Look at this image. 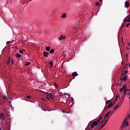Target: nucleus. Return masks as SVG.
Segmentation results:
<instances>
[{
    "label": "nucleus",
    "mask_w": 130,
    "mask_h": 130,
    "mask_svg": "<svg viewBox=\"0 0 130 130\" xmlns=\"http://www.w3.org/2000/svg\"><path fill=\"white\" fill-rule=\"evenodd\" d=\"M127 119H128L127 117H125L124 119V120L122 123V125L120 126L121 130H123L124 126H127V125H128V122H127Z\"/></svg>",
    "instance_id": "nucleus-1"
},
{
    "label": "nucleus",
    "mask_w": 130,
    "mask_h": 130,
    "mask_svg": "<svg viewBox=\"0 0 130 130\" xmlns=\"http://www.w3.org/2000/svg\"><path fill=\"white\" fill-rule=\"evenodd\" d=\"M123 90H126V92H127V91H129L130 90V89H128L126 88V85H125V84H124L122 88L120 89V93H122V91H123Z\"/></svg>",
    "instance_id": "nucleus-2"
},
{
    "label": "nucleus",
    "mask_w": 130,
    "mask_h": 130,
    "mask_svg": "<svg viewBox=\"0 0 130 130\" xmlns=\"http://www.w3.org/2000/svg\"><path fill=\"white\" fill-rule=\"evenodd\" d=\"M0 119H1L2 121H4V120L6 119V117L5 116V114H4V113H1L0 114Z\"/></svg>",
    "instance_id": "nucleus-3"
},
{
    "label": "nucleus",
    "mask_w": 130,
    "mask_h": 130,
    "mask_svg": "<svg viewBox=\"0 0 130 130\" xmlns=\"http://www.w3.org/2000/svg\"><path fill=\"white\" fill-rule=\"evenodd\" d=\"M120 80L121 81H123V82L124 81H126V80H127V76L125 75L124 76H123L121 75Z\"/></svg>",
    "instance_id": "nucleus-4"
},
{
    "label": "nucleus",
    "mask_w": 130,
    "mask_h": 130,
    "mask_svg": "<svg viewBox=\"0 0 130 130\" xmlns=\"http://www.w3.org/2000/svg\"><path fill=\"white\" fill-rule=\"evenodd\" d=\"M96 125H98V122L95 121L93 123H92L91 125V128H93L94 126H96Z\"/></svg>",
    "instance_id": "nucleus-5"
},
{
    "label": "nucleus",
    "mask_w": 130,
    "mask_h": 130,
    "mask_svg": "<svg viewBox=\"0 0 130 130\" xmlns=\"http://www.w3.org/2000/svg\"><path fill=\"white\" fill-rule=\"evenodd\" d=\"M48 54H49V53L44 51L43 52V55L45 56V57H48Z\"/></svg>",
    "instance_id": "nucleus-6"
},
{
    "label": "nucleus",
    "mask_w": 130,
    "mask_h": 130,
    "mask_svg": "<svg viewBox=\"0 0 130 130\" xmlns=\"http://www.w3.org/2000/svg\"><path fill=\"white\" fill-rule=\"evenodd\" d=\"M72 77H77L79 76V74L77 73V72H73L72 74Z\"/></svg>",
    "instance_id": "nucleus-7"
},
{
    "label": "nucleus",
    "mask_w": 130,
    "mask_h": 130,
    "mask_svg": "<svg viewBox=\"0 0 130 130\" xmlns=\"http://www.w3.org/2000/svg\"><path fill=\"white\" fill-rule=\"evenodd\" d=\"M125 7L126 8H128L129 7V3L127 1L125 2Z\"/></svg>",
    "instance_id": "nucleus-8"
},
{
    "label": "nucleus",
    "mask_w": 130,
    "mask_h": 130,
    "mask_svg": "<svg viewBox=\"0 0 130 130\" xmlns=\"http://www.w3.org/2000/svg\"><path fill=\"white\" fill-rule=\"evenodd\" d=\"M111 115H112V114L110 113L109 115V118H107V119L105 121V123H107V122H108V120L109 119V118H110V116H111Z\"/></svg>",
    "instance_id": "nucleus-9"
},
{
    "label": "nucleus",
    "mask_w": 130,
    "mask_h": 130,
    "mask_svg": "<svg viewBox=\"0 0 130 130\" xmlns=\"http://www.w3.org/2000/svg\"><path fill=\"white\" fill-rule=\"evenodd\" d=\"M127 74V71L125 70V71H123L121 73V76H124V75H126Z\"/></svg>",
    "instance_id": "nucleus-10"
},
{
    "label": "nucleus",
    "mask_w": 130,
    "mask_h": 130,
    "mask_svg": "<svg viewBox=\"0 0 130 130\" xmlns=\"http://www.w3.org/2000/svg\"><path fill=\"white\" fill-rule=\"evenodd\" d=\"M66 39V36H64L61 35L60 38H59V40H62Z\"/></svg>",
    "instance_id": "nucleus-11"
},
{
    "label": "nucleus",
    "mask_w": 130,
    "mask_h": 130,
    "mask_svg": "<svg viewBox=\"0 0 130 130\" xmlns=\"http://www.w3.org/2000/svg\"><path fill=\"white\" fill-rule=\"evenodd\" d=\"M47 96H49L50 98H51L52 99H54V96H53V94H51V93H49V95H47Z\"/></svg>",
    "instance_id": "nucleus-12"
},
{
    "label": "nucleus",
    "mask_w": 130,
    "mask_h": 130,
    "mask_svg": "<svg viewBox=\"0 0 130 130\" xmlns=\"http://www.w3.org/2000/svg\"><path fill=\"white\" fill-rule=\"evenodd\" d=\"M111 107H113V104H112V103H110L109 105L108 108H111Z\"/></svg>",
    "instance_id": "nucleus-13"
},
{
    "label": "nucleus",
    "mask_w": 130,
    "mask_h": 130,
    "mask_svg": "<svg viewBox=\"0 0 130 130\" xmlns=\"http://www.w3.org/2000/svg\"><path fill=\"white\" fill-rule=\"evenodd\" d=\"M104 121H105L104 119H103V120L101 121V123H100V124H99L98 126H100V125H101V124H103V123L104 122Z\"/></svg>",
    "instance_id": "nucleus-14"
},
{
    "label": "nucleus",
    "mask_w": 130,
    "mask_h": 130,
    "mask_svg": "<svg viewBox=\"0 0 130 130\" xmlns=\"http://www.w3.org/2000/svg\"><path fill=\"white\" fill-rule=\"evenodd\" d=\"M46 50H47V51H50V47H46Z\"/></svg>",
    "instance_id": "nucleus-15"
},
{
    "label": "nucleus",
    "mask_w": 130,
    "mask_h": 130,
    "mask_svg": "<svg viewBox=\"0 0 130 130\" xmlns=\"http://www.w3.org/2000/svg\"><path fill=\"white\" fill-rule=\"evenodd\" d=\"M106 123H105H105H104V124H103V125L101 126V127L100 128L99 130L101 129L102 128H103V127H104V126H105V125H106Z\"/></svg>",
    "instance_id": "nucleus-16"
},
{
    "label": "nucleus",
    "mask_w": 130,
    "mask_h": 130,
    "mask_svg": "<svg viewBox=\"0 0 130 130\" xmlns=\"http://www.w3.org/2000/svg\"><path fill=\"white\" fill-rule=\"evenodd\" d=\"M110 114V111L109 112H108L106 115V116L107 117V118H108L109 117V114Z\"/></svg>",
    "instance_id": "nucleus-17"
},
{
    "label": "nucleus",
    "mask_w": 130,
    "mask_h": 130,
    "mask_svg": "<svg viewBox=\"0 0 130 130\" xmlns=\"http://www.w3.org/2000/svg\"><path fill=\"white\" fill-rule=\"evenodd\" d=\"M54 52V49H51L50 50V53H53Z\"/></svg>",
    "instance_id": "nucleus-18"
},
{
    "label": "nucleus",
    "mask_w": 130,
    "mask_h": 130,
    "mask_svg": "<svg viewBox=\"0 0 130 130\" xmlns=\"http://www.w3.org/2000/svg\"><path fill=\"white\" fill-rule=\"evenodd\" d=\"M21 56V54H19V53L16 54V55H15L16 57H18V58H20Z\"/></svg>",
    "instance_id": "nucleus-19"
},
{
    "label": "nucleus",
    "mask_w": 130,
    "mask_h": 130,
    "mask_svg": "<svg viewBox=\"0 0 130 130\" xmlns=\"http://www.w3.org/2000/svg\"><path fill=\"white\" fill-rule=\"evenodd\" d=\"M123 94H124V98L126 96V90H124L123 91Z\"/></svg>",
    "instance_id": "nucleus-20"
},
{
    "label": "nucleus",
    "mask_w": 130,
    "mask_h": 130,
    "mask_svg": "<svg viewBox=\"0 0 130 130\" xmlns=\"http://www.w3.org/2000/svg\"><path fill=\"white\" fill-rule=\"evenodd\" d=\"M62 18H66V17H67V14H63L61 16Z\"/></svg>",
    "instance_id": "nucleus-21"
},
{
    "label": "nucleus",
    "mask_w": 130,
    "mask_h": 130,
    "mask_svg": "<svg viewBox=\"0 0 130 130\" xmlns=\"http://www.w3.org/2000/svg\"><path fill=\"white\" fill-rule=\"evenodd\" d=\"M11 61V58H8V59L7 60V63L9 64V63H10Z\"/></svg>",
    "instance_id": "nucleus-22"
},
{
    "label": "nucleus",
    "mask_w": 130,
    "mask_h": 130,
    "mask_svg": "<svg viewBox=\"0 0 130 130\" xmlns=\"http://www.w3.org/2000/svg\"><path fill=\"white\" fill-rule=\"evenodd\" d=\"M3 99L7 100V95H3Z\"/></svg>",
    "instance_id": "nucleus-23"
},
{
    "label": "nucleus",
    "mask_w": 130,
    "mask_h": 130,
    "mask_svg": "<svg viewBox=\"0 0 130 130\" xmlns=\"http://www.w3.org/2000/svg\"><path fill=\"white\" fill-rule=\"evenodd\" d=\"M118 107H119V106L117 105L116 107L114 106V109H118Z\"/></svg>",
    "instance_id": "nucleus-24"
},
{
    "label": "nucleus",
    "mask_w": 130,
    "mask_h": 130,
    "mask_svg": "<svg viewBox=\"0 0 130 130\" xmlns=\"http://www.w3.org/2000/svg\"><path fill=\"white\" fill-rule=\"evenodd\" d=\"M30 62H27L26 63H25V66H29L30 64Z\"/></svg>",
    "instance_id": "nucleus-25"
},
{
    "label": "nucleus",
    "mask_w": 130,
    "mask_h": 130,
    "mask_svg": "<svg viewBox=\"0 0 130 130\" xmlns=\"http://www.w3.org/2000/svg\"><path fill=\"white\" fill-rule=\"evenodd\" d=\"M50 64L51 66L50 68H52V66H53V64L52 63V62H50Z\"/></svg>",
    "instance_id": "nucleus-26"
},
{
    "label": "nucleus",
    "mask_w": 130,
    "mask_h": 130,
    "mask_svg": "<svg viewBox=\"0 0 130 130\" xmlns=\"http://www.w3.org/2000/svg\"><path fill=\"white\" fill-rule=\"evenodd\" d=\"M125 25V24H122L121 25V27L122 28H124Z\"/></svg>",
    "instance_id": "nucleus-27"
},
{
    "label": "nucleus",
    "mask_w": 130,
    "mask_h": 130,
    "mask_svg": "<svg viewBox=\"0 0 130 130\" xmlns=\"http://www.w3.org/2000/svg\"><path fill=\"white\" fill-rule=\"evenodd\" d=\"M26 98H27V99H30V98H31V96H30V95H27V96H26Z\"/></svg>",
    "instance_id": "nucleus-28"
},
{
    "label": "nucleus",
    "mask_w": 130,
    "mask_h": 130,
    "mask_svg": "<svg viewBox=\"0 0 130 130\" xmlns=\"http://www.w3.org/2000/svg\"><path fill=\"white\" fill-rule=\"evenodd\" d=\"M109 102H110V100L107 101L106 102V104H108V103H109Z\"/></svg>",
    "instance_id": "nucleus-29"
},
{
    "label": "nucleus",
    "mask_w": 130,
    "mask_h": 130,
    "mask_svg": "<svg viewBox=\"0 0 130 130\" xmlns=\"http://www.w3.org/2000/svg\"><path fill=\"white\" fill-rule=\"evenodd\" d=\"M95 6H96L97 7H98V6H99V3L98 2H96L95 3Z\"/></svg>",
    "instance_id": "nucleus-30"
},
{
    "label": "nucleus",
    "mask_w": 130,
    "mask_h": 130,
    "mask_svg": "<svg viewBox=\"0 0 130 130\" xmlns=\"http://www.w3.org/2000/svg\"><path fill=\"white\" fill-rule=\"evenodd\" d=\"M96 121V122H98V123H99V122H100V121H101V120H100V119H99V120H98L97 121Z\"/></svg>",
    "instance_id": "nucleus-31"
},
{
    "label": "nucleus",
    "mask_w": 130,
    "mask_h": 130,
    "mask_svg": "<svg viewBox=\"0 0 130 130\" xmlns=\"http://www.w3.org/2000/svg\"><path fill=\"white\" fill-rule=\"evenodd\" d=\"M130 23H128L126 24V27H129Z\"/></svg>",
    "instance_id": "nucleus-32"
},
{
    "label": "nucleus",
    "mask_w": 130,
    "mask_h": 130,
    "mask_svg": "<svg viewBox=\"0 0 130 130\" xmlns=\"http://www.w3.org/2000/svg\"><path fill=\"white\" fill-rule=\"evenodd\" d=\"M44 93H45V94H48V95H49V94H50V93H49L48 92H44Z\"/></svg>",
    "instance_id": "nucleus-33"
},
{
    "label": "nucleus",
    "mask_w": 130,
    "mask_h": 130,
    "mask_svg": "<svg viewBox=\"0 0 130 130\" xmlns=\"http://www.w3.org/2000/svg\"><path fill=\"white\" fill-rule=\"evenodd\" d=\"M10 43H11V41H8L6 43V44H10Z\"/></svg>",
    "instance_id": "nucleus-34"
},
{
    "label": "nucleus",
    "mask_w": 130,
    "mask_h": 130,
    "mask_svg": "<svg viewBox=\"0 0 130 130\" xmlns=\"http://www.w3.org/2000/svg\"><path fill=\"white\" fill-rule=\"evenodd\" d=\"M105 118H107V116L105 115V116H104V120H105Z\"/></svg>",
    "instance_id": "nucleus-35"
},
{
    "label": "nucleus",
    "mask_w": 130,
    "mask_h": 130,
    "mask_svg": "<svg viewBox=\"0 0 130 130\" xmlns=\"http://www.w3.org/2000/svg\"><path fill=\"white\" fill-rule=\"evenodd\" d=\"M20 53H23V51L22 50L20 51Z\"/></svg>",
    "instance_id": "nucleus-36"
},
{
    "label": "nucleus",
    "mask_w": 130,
    "mask_h": 130,
    "mask_svg": "<svg viewBox=\"0 0 130 130\" xmlns=\"http://www.w3.org/2000/svg\"><path fill=\"white\" fill-rule=\"evenodd\" d=\"M127 95L128 96V95L129 96V95H130V93H129V92H127Z\"/></svg>",
    "instance_id": "nucleus-37"
},
{
    "label": "nucleus",
    "mask_w": 130,
    "mask_h": 130,
    "mask_svg": "<svg viewBox=\"0 0 130 130\" xmlns=\"http://www.w3.org/2000/svg\"><path fill=\"white\" fill-rule=\"evenodd\" d=\"M47 99H48V100H50V99L48 96L47 97Z\"/></svg>",
    "instance_id": "nucleus-38"
},
{
    "label": "nucleus",
    "mask_w": 130,
    "mask_h": 130,
    "mask_svg": "<svg viewBox=\"0 0 130 130\" xmlns=\"http://www.w3.org/2000/svg\"><path fill=\"white\" fill-rule=\"evenodd\" d=\"M121 32H122V30L119 29V33H121Z\"/></svg>",
    "instance_id": "nucleus-39"
},
{
    "label": "nucleus",
    "mask_w": 130,
    "mask_h": 130,
    "mask_svg": "<svg viewBox=\"0 0 130 130\" xmlns=\"http://www.w3.org/2000/svg\"><path fill=\"white\" fill-rule=\"evenodd\" d=\"M116 100H117V96H116V99L114 101V102H115V101H116Z\"/></svg>",
    "instance_id": "nucleus-40"
},
{
    "label": "nucleus",
    "mask_w": 130,
    "mask_h": 130,
    "mask_svg": "<svg viewBox=\"0 0 130 130\" xmlns=\"http://www.w3.org/2000/svg\"><path fill=\"white\" fill-rule=\"evenodd\" d=\"M112 104L113 105V106H114V105H115V103H112Z\"/></svg>",
    "instance_id": "nucleus-41"
},
{
    "label": "nucleus",
    "mask_w": 130,
    "mask_h": 130,
    "mask_svg": "<svg viewBox=\"0 0 130 130\" xmlns=\"http://www.w3.org/2000/svg\"><path fill=\"white\" fill-rule=\"evenodd\" d=\"M120 30H122V27L121 26L120 28Z\"/></svg>",
    "instance_id": "nucleus-42"
},
{
    "label": "nucleus",
    "mask_w": 130,
    "mask_h": 130,
    "mask_svg": "<svg viewBox=\"0 0 130 130\" xmlns=\"http://www.w3.org/2000/svg\"><path fill=\"white\" fill-rule=\"evenodd\" d=\"M100 120H101V119H102V117H101V118H100Z\"/></svg>",
    "instance_id": "nucleus-43"
},
{
    "label": "nucleus",
    "mask_w": 130,
    "mask_h": 130,
    "mask_svg": "<svg viewBox=\"0 0 130 130\" xmlns=\"http://www.w3.org/2000/svg\"><path fill=\"white\" fill-rule=\"evenodd\" d=\"M99 2L101 3V2H102V0H99Z\"/></svg>",
    "instance_id": "nucleus-44"
},
{
    "label": "nucleus",
    "mask_w": 130,
    "mask_h": 130,
    "mask_svg": "<svg viewBox=\"0 0 130 130\" xmlns=\"http://www.w3.org/2000/svg\"><path fill=\"white\" fill-rule=\"evenodd\" d=\"M128 45H129V46H130V43H128Z\"/></svg>",
    "instance_id": "nucleus-45"
},
{
    "label": "nucleus",
    "mask_w": 130,
    "mask_h": 130,
    "mask_svg": "<svg viewBox=\"0 0 130 130\" xmlns=\"http://www.w3.org/2000/svg\"><path fill=\"white\" fill-rule=\"evenodd\" d=\"M110 112H111V113H112V112H113V111H110Z\"/></svg>",
    "instance_id": "nucleus-46"
},
{
    "label": "nucleus",
    "mask_w": 130,
    "mask_h": 130,
    "mask_svg": "<svg viewBox=\"0 0 130 130\" xmlns=\"http://www.w3.org/2000/svg\"><path fill=\"white\" fill-rule=\"evenodd\" d=\"M128 117H129V118H130V115H129V116H128Z\"/></svg>",
    "instance_id": "nucleus-47"
},
{
    "label": "nucleus",
    "mask_w": 130,
    "mask_h": 130,
    "mask_svg": "<svg viewBox=\"0 0 130 130\" xmlns=\"http://www.w3.org/2000/svg\"><path fill=\"white\" fill-rule=\"evenodd\" d=\"M88 130H91V129H88Z\"/></svg>",
    "instance_id": "nucleus-48"
},
{
    "label": "nucleus",
    "mask_w": 130,
    "mask_h": 130,
    "mask_svg": "<svg viewBox=\"0 0 130 130\" xmlns=\"http://www.w3.org/2000/svg\"><path fill=\"white\" fill-rule=\"evenodd\" d=\"M129 92H130V90H129Z\"/></svg>",
    "instance_id": "nucleus-49"
}]
</instances>
